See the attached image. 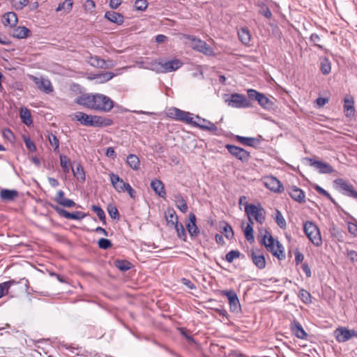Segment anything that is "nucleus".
<instances>
[{"label":"nucleus","instance_id":"34","mask_svg":"<svg viewBox=\"0 0 357 357\" xmlns=\"http://www.w3.org/2000/svg\"><path fill=\"white\" fill-rule=\"evenodd\" d=\"M92 115L86 114L82 112H77L74 114V119L79 121L84 126H89Z\"/></svg>","mask_w":357,"mask_h":357},{"label":"nucleus","instance_id":"33","mask_svg":"<svg viewBox=\"0 0 357 357\" xmlns=\"http://www.w3.org/2000/svg\"><path fill=\"white\" fill-rule=\"evenodd\" d=\"M31 31L25 26H17L13 30L12 36L14 38L22 39L29 36Z\"/></svg>","mask_w":357,"mask_h":357},{"label":"nucleus","instance_id":"60","mask_svg":"<svg viewBox=\"0 0 357 357\" xmlns=\"http://www.w3.org/2000/svg\"><path fill=\"white\" fill-rule=\"evenodd\" d=\"M259 13L264 15L265 17L270 19L272 17V13L269 8L265 4L261 6Z\"/></svg>","mask_w":357,"mask_h":357},{"label":"nucleus","instance_id":"15","mask_svg":"<svg viewBox=\"0 0 357 357\" xmlns=\"http://www.w3.org/2000/svg\"><path fill=\"white\" fill-rule=\"evenodd\" d=\"M310 165L317 169L320 174H331L333 172V167L328 163L316 160L312 158H307Z\"/></svg>","mask_w":357,"mask_h":357},{"label":"nucleus","instance_id":"18","mask_svg":"<svg viewBox=\"0 0 357 357\" xmlns=\"http://www.w3.org/2000/svg\"><path fill=\"white\" fill-rule=\"evenodd\" d=\"M109 177L113 187L118 192L121 193L126 191V188L129 184L128 183L124 182L119 175L114 173H111Z\"/></svg>","mask_w":357,"mask_h":357},{"label":"nucleus","instance_id":"8","mask_svg":"<svg viewBox=\"0 0 357 357\" xmlns=\"http://www.w3.org/2000/svg\"><path fill=\"white\" fill-rule=\"evenodd\" d=\"M245 212L248 215L252 216L259 224H262L265 220V210L260 206H256L252 204H246Z\"/></svg>","mask_w":357,"mask_h":357},{"label":"nucleus","instance_id":"32","mask_svg":"<svg viewBox=\"0 0 357 357\" xmlns=\"http://www.w3.org/2000/svg\"><path fill=\"white\" fill-rule=\"evenodd\" d=\"M88 63L96 68H107L106 61L98 56H91L87 59Z\"/></svg>","mask_w":357,"mask_h":357},{"label":"nucleus","instance_id":"17","mask_svg":"<svg viewBox=\"0 0 357 357\" xmlns=\"http://www.w3.org/2000/svg\"><path fill=\"white\" fill-rule=\"evenodd\" d=\"M196 119L197 120L194 121V123L192 124L195 127L199 128L204 130H209L211 132H215L218 130L216 126L208 120L202 119L199 116H196Z\"/></svg>","mask_w":357,"mask_h":357},{"label":"nucleus","instance_id":"20","mask_svg":"<svg viewBox=\"0 0 357 357\" xmlns=\"http://www.w3.org/2000/svg\"><path fill=\"white\" fill-rule=\"evenodd\" d=\"M64 195V192L62 190H59L57 192L56 195L54 198V202H56L58 204L62 206L63 207H75L76 206V203L73 199L66 198Z\"/></svg>","mask_w":357,"mask_h":357},{"label":"nucleus","instance_id":"52","mask_svg":"<svg viewBox=\"0 0 357 357\" xmlns=\"http://www.w3.org/2000/svg\"><path fill=\"white\" fill-rule=\"evenodd\" d=\"M48 139H49L50 144L54 147V151L55 152L59 151V139L57 138V137L55 135L50 133L48 135Z\"/></svg>","mask_w":357,"mask_h":357},{"label":"nucleus","instance_id":"22","mask_svg":"<svg viewBox=\"0 0 357 357\" xmlns=\"http://www.w3.org/2000/svg\"><path fill=\"white\" fill-rule=\"evenodd\" d=\"M289 195L294 200L300 204L305 202V192L296 186H292L289 188Z\"/></svg>","mask_w":357,"mask_h":357},{"label":"nucleus","instance_id":"61","mask_svg":"<svg viewBox=\"0 0 357 357\" xmlns=\"http://www.w3.org/2000/svg\"><path fill=\"white\" fill-rule=\"evenodd\" d=\"M247 93H248V98L250 99L257 100V102L261 95V93H259L255 89H248Z\"/></svg>","mask_w":357,"mask_h":357},{"label":"nucleus","instance_id":"45","mask_svg":"<svg viewBox=\"0 0 357 357\" xmlns=\"http://www.w3.org/2000/svg\"><path fill=\"white\" fill-rule=\"evenodd\" d=\"M258 103L264 109H271L273 105V102L264 93H261V97L259 98Z\"/></svg>","mask_w":357,"mask_h":357},{"label":"nucleus","instance_id":"19","mask_svg":"<svg viewBox=\"0 0 357 357\" xmlns=\"http://www.w3.org/2000/svg\"><path fill=\"white\" fill-rule=\"evenodd\" d=\"M17 284H22L24 287V290H27L29 287V280L26 278H22L19 281H15V280H10L4 282H2L0 284L1 288H2V292L4 295L5 294H8L9 291V289L13 285H15Z\"/></svg>","mask_w":357,"mask_h":357},{"label":"nucleus","instance_id":"53","mask_svg":"<svg viewBox=\"0 0 357 357\" xmlns=\"http://www.w3.org/2000/svg\"><path fill=\"white\" fill-rule=\"evenodd\" d=\"M107 211H108V213L112 219H114V220L119 219V216H120L119 213L115 206H113L112 204L109 205L107 206Z\"/></svg>","mask_w":357,"mask_h":357},{"label":"nucleus","instance_id":"26","mask_svg":"<svg viewBox=\"0 0 357 357\" xmlns=\"http://www.w3.org/2000/svg\"><path fill=\"white\" fill-rule=\"evenodd\" d=\"M250 256L253 264L259 268L264 269L266 267V259L263 255L256 252L254 250H251Z\"/></svg>","mask_w":357,"mask_h":357},{"label":"nucleus","instance_id":"11","mask_svg":"<svg viewBox=\"0 0 357 357\" xmlns=\"http://www.w3.org/2000/svg\"><path fill=\"white\" fill-rule=\"evenodd\" d=\"M334 336L338 342H345L352 337L357 338V331L355 330H349L345 327L340 326L337 328L334 331Z\"/></svg>","mask_w":357,"mask_h":357},{"label":"nucleus","instance_id":"13","mask_svg":"<svg viewBox=\"0 0 357 357\" xmlns=\"http://www.w3.org/2000/svg\"><path fill=\"white\" fill-rule=\"evenodd\" d=\"M225 296L229 301V310L234 314L241 312V306L236 293L232 290L225 291Z\"/></svg>","mask_w":357,"mask_h":357},{"label":"nucleus","instance_id":"28","mask_svg":"<svg viewBox=\"0 0 357 357\" xmlns=\"http://www.w3.org/2000/svg\"><path fill=\"white\" fill-rule=\"evenodd\" d=\"M35 83L37 85V87L40 91L45 92V93H50L53 91V87L50 80L45 79H38L35 78Z\"/></svg>","mask_w":357,"mask_h":357},{"label":"nucleus","instance_id":"50","mask_svg":"<svg viewBox=\"0 0 357 357\" xmlns=\"http://www.w3.org/2000/svg\"><path fill=\"white\" fill-rule=\"evenodd\" d=\"M310 41L313 44L314 46L317 47L319 50H324V46L321 44V38L317 33H312L310 36Z\"/></svg>","mask_w":357,"mask_h":357},{"label":"nucleus","instance_id":"21","mask_svg":"<svg viewBox=\"0 0 357 357\" xmlns=\"http://www.w3.org/2000/svg\"><path fill=\"white\" fill-rule=\"evenodd\" d=\"M290 328L293 334L299 339L306 340L307 333L305 331L301 324L296 320L291 323Z\"/></svg>","mask_w":357,"mask_h":357},{"label":"nucleus","instance_id":"7","mask_svg":"<svg viewBox=\"0 0 357 357\" xmlns=\"http://www.w3.org/2000/svg\"><path fill=\"white\" fill-rule=\"evenodd\" d=\"M191 115L192 114L190 113L189 112H185L176 107H172L169 109L167 112V116L169 118L190 125H192V123H194L193 118L191 116Z\"/></svg>","mask_w":357,"mask_h":357},{"label":"nucleus","instance_id":"3","mask_svg":"<svg viewBox=\"0 0 357 357\" xmlns=\"http://www.w3.org/2000/svg\"><path fill=\"white\" fill-rule=\"evenodd\" d=\"M262 243L266 250L278 259H282L285 257L282 250V245L278 241H275V239L268 231H266V234L262 238Z\"/></svg>","mask_w":357,"mask_h":357},{"label":"nucleus","instance_id":"43","mask_svg":"<svg viewBox=\"0 0 357 357\" xmlns=\"http://www.w3.org/2000/svg\"><path fill=\"white\" fill-rule=\"evenodd\" d=\"M127 163L134 170L139 168L140 162L138 157L134 154H130L127 157Z\"/></svg>","mask_w":357,"mask_h":357},{"label":"nucleus","instance_id":"10","mask_svg":"<svg viewBox=\"0 0 357 357\" xmlns=\"http://www.w3.org/2000/svg\"><path fill=\"white\" fill-rule=\"evenodd\" d=\"M225 146L232 156L243 163L248 162L251 157L249 151L239 146L231 144H226Z\"/></svg>","mask_w":357,"mask_h":357},{"label":"nucleus","instance_id":"46","mask_svg":"<svg viewBox=\"0 0 357 357\" xmlns=\"http://www.w3.org/2000/svg\"><path fill=\"white\" fill-rule=\"evenodd\" d=\"M331 70V63L328 58L324 57L321 59V71L324 75H328Z\"/></svg>","mask_w":357,"mask_h":357},{"label":"nucleus","instance_id":"29","mask_svg":"<svg viewBox=\"0 0 357 357\" xmlns=\"http://www.w3.org/2000/svg\"><path fill=\"white\" fill-rule=\"evenodd\" d=\"M3 24L4 26L15 27L18 22L17 14L14 12H8L3 16Z\"/></svg>","mask_w":357,"mask_h":357},{"label":"nucleus","instance_id":"12","mask_svg":"<svg viewBox=\"0 0 357 357\" xmlns=\"http://www.w3.org/2000/svg\"><path fill=\"white\" fill-rule=\"evenodd\" d=\"M334 183L343 195L357 199V191L355 190L354 186L347 181L342 178H337L334 181Z\"/></svg>","mask_w":357,"mask_h":357},{"label":"nucleus","instance_id":"39","mask_svg":"<svg viewBox=\"0 0 357 357\" xmlns=\"http://www.w3.org/2000/svg\"><path fill=\"white\" fill-rule=\"evenodd\" d=\"M73 0H65L60 3L57 6L56 11H63L64 13H68L71 11L73 8Z\"/></svg>","mask_w":357,"mask_h":357},{"label":"nucleus","instance_id":"31","mask_svg":"<svg viewBox=\"0 0 357 357\" xmlns=\"http://www.w3.org/2000/svg\"><path fill=\"white\" fill-rule=\"evenodd\" d=\"M18 196V192L15 190L3 189L0 192V198L3 201H13Z\"/></svg>","mask_w":357,"mask_h":357},{"label":"nucleus","instance_id":"48","mask_svg":"<svg viewBox=\"0 0 357 357\" xmlns=\"http://www.w3.org/2000/svg\"><path fill=\"white\" fill-rule=\"evenodd\" d=\"M298 296L305 304H310L312 303L311 294L304 289H301L299 291Z\"/></svg>","mask_w":357,"mask_h":357},{"label":"nucleus","instance_id":"38","mask_svg":"<svg viewBox=\"0 0 357 357\" xmlns=\"http://www.w3.org/2000/svg\"><path fill=\"white\" fill-rule=\"evenodd\" d=\"M115 76V74L112 72H105L100 74H96L94 79H97V82L100 84L105 83L112 79Z\"/></svg>","mask_w":357,"mask_h":357},{"label":"nucleus","instance_id":"59","mask_svg":"<svg viewBox=\"0 0 357 357\" xmlns=\"http://www.w3.org/2000/svg\"><path fill=\"white\" fill-rule=\"evenodd\" d=\"M148 6V2L146 0H136L135 2V7L136 10L144 11Z\"/></svg>","mask_w":357,"mask_h":357},{"label":"nucleus","instance_id":"35","mask_svg":"<svg viewBox=\"0 0 357 357\" xmlns=\"http://www.w3.org/2000/svg\"><path fill=\"white\" fill-rule=\"evenodd\" d=\"M165 218L168 225L174 226V222H178V217L173 208H168L165 211Z\"/></svg>","mask_w":357,"mask_h":357},{"label":"nucleus","instance_id":"58","mask_svg":"<svg viewBox=\"0 0 357 357\" xmlns=\"http://www.w3.org/2000/svg\"><path fill=\"white\" fill-rule=\"evenodd\" d=\"M23 139L27 149H29L31 152H34L36 151V146L29 137L23 136Z\"/></svg>","mask_w":357,"mask_h":357},{"label":"nucleus","instance_id":"14","mask_svg":"<svg viewBox=\"0 0 357 357\" xmlns=\"http://www.w3.org/2000/svg\"><path fill=\"white\" fill-rule=\"evenodd\" d=\"M265 186L275 192H280L283 191V186L281 182L275 176H270L264 178Z\"/></svg>","mask_w":357,"mask_h":357},{"label":"nucleus","instance_id":"54","mask_svg":"<svg viewBox=\"0 0 357 357\" xmlns=\"http://www.w3.org/2000/svg\"><path fill=\"white\" fill-rule=\"evenodd\" d=\"M241 255V254L238 250H233L226 255L225 259L228 262H232L234 259L239 258Z\"/></svg>","mask_w":357,"mask_h":357},{"label":"nucleus","instance_id":"47","mask_svg":"<svg viewBox=\"0 0 357 357\" xmlns=\"http://www.w3.org/2000/svg\"><path fill=\"white\" fill-rule=\"evenodd\" d=\"M174 227L176 230L178 237L185 241L186 240L187 235L183 225L178 222H175Z\"/></svg>","mask_w":357,"mask_h":357},{"label":"nucleus","instance_id":"27","mask_svg":"<svg viewBox=\"0 0 357 357\" xmlns=\"http://www.w3.org/2000/svg\"><path fill=\"white\" fill-rule=\"evenodd\" d=\"M189 220L186 225L188 231L191 236H197L199 234V230L196 225V216L194 213L189 214Z\"/></svg>","mask_w":357,"mask_h":357},{"label":"nucleus","instance_id":"4","mask_svg":"<svg viewBox=\"0 0 357 357\" xmlns=\"http://www.w3.org/2000/svg\"><path fill=\"white\" fill-rule=\"evenodd\" d=\"M303 230L309 240L315 245L322 244L321 236L318 227L311 221H307L303 225Z\"/></svg>","mask_w":357,"mask_h":357},{"label":"nucleus","instance_id":"55","mask_svg":"<svg viewBox=\"0 0 357 357\" xmlns=\"http://www.w3.org/2000/svg\"><path fill=\"white\" fill-rule=\"evenodd\" d=\"M29 3V0H12V5L17 10L23 9Z\"/></svg>","mask_w":357,"mask_h":357},{"label":"nucleus","instance_id":"41","mask_svg":"<svg viewBox=\"0 0 357 357\" xmlns=\"http://www.w3.org/2000/svg\"><path fill=\"white\" fill-rule=\"evenodd\" d=\"M115 267L121 271H127L132 268L131 263L128 260L116 259L114 262Z\"/></svg>","mask_w":357,"mask_h":357},{"label":"nucleus","instance_id":"51","mask_svg":"<svg viewBox=\"0 0 357 357\" xmlns=\"http://www.w3.org/2000/svg\"><path fill=\"white\" fill-rule=\"evenodd\" d=\"M275 220L277 225L281 229H285L286 228V227H287L286 220L284 218L282 213L279 210H276Z\"/></svg>","mask_w":357,"mask_h":357},{"label":"nucleus","instance_id":"40","mask_svg":"<svg viewBox=\"0 0 357 357\" xmlns=\"http://www.w3.org/2000/svg\"><path fill=\"white\" fill-rule=\"evenodd\" d=\"M74 176L82 182L86 179L85 172L81 164L78 163L75 169H72Z\"/></svg>","mask_w":357,"mask_h":357},{"label":"nucleus","instance_id":"36","mask_svg":"<svg viewBox=\"0 0 357 357\" xmlns=\"http://www.w3.org/2000/svg\"><path fill=\"white\" fill-rule=\"evenodd\" d=\"M174 201L176 202V207L182 212L185 213L188 211V205L181 194L174 195Z\"/></svg>","mask_w":357,"mask_h":357},{"label":"nucleus","instance_id":"64","mask_svg":"<svg viewBox=\"0 0 357 357\" xmlns=\"http://www.w3.org/2000/svg\"><path fill=\"white\" fill-rule=\"evenodd\" d=\"M314 188L317 192L322 195L327 199H331V195L326 190H325L324 188L320 187L319 185H314Z\"/></svg>","mask_w":357,"mask_h":357},{"label":"nucleus","instance_id":"44","mask_svg":"<svg viewBox=\"0 0 357 357\" xmlns=\"http://www.w3.org/2000/svg\"><path fill=\"white\" fill-rule=\"evenodd\" d=\"M253 221L251 218H249V223L246 226L244 230L245 237L247 241L250 242L254 241V236H253V228H252Z\"/></svg>","mask_w":357,"mask_h":357},{"label":"nucleus","instance_id":"56","mask_svg":"<svg viewBox=\"0 0 357 357\" xmlns=\"http://www.w3.org/2000/svg\"><path fill=\"white\" fill-rule=\"evenodd\" d=\"M98 247L102 250H107L112 246V243L110 240L107 238H100L98 241Z\"/></svg>","mask_w":357,"mask_h":357},{"label":"nucleus","instance_id":"24","mask_svg":"<svg viewBox=\"0 0 357 357\" xmlns=\"http://www.w3.org/2000/svg\"><path fill=\"white\" fill-rule=\"evenodd\" d=\"M151 188L156 195L162 198L166 196V191L163 183L159 179H153L151 182Z\"/></svg>","mask_w":357,"mask_h":357},{"label":"nucleus","instance_id":"1","mask_svg":"<svg viewBox=\"0 0 357 357\" xmlns=\"http://www.w3.org/2000/svg\"><path fill=\"white\" fill-rule=\"evenodd\" d=\"M75 102L86 108L108 112L114 107V101L102 93H84L76 98Z\"/></svg>","mask_w":357,"mask_h":357},{"label":"nucleus","instance_id":"30","mask_svg":"<svg viewBox=\"0 0 357 357\" xmlns=\"http://www.w3.org/2000/svg\"><path fill=\"white\" fill-rule=\"evenodd\" d=\"M344 112L345 113L346 116L352 117L354 116L355 109H354V101L353 98H345L344 99Z\"/></svg>","mask_w":357,"mask_h":357},{"label":"nucleus","instance_id":"9","mask_svg":"<svg viewBox=\"0 0 357 357\" xmlns=\"http://www.w3.org/2000/svg\"><path fill=\"white\" fill-rule=\"evenodd\" d=\"M50 206L52 208H53L57 214L61 217L68 220H80L86 216V214L83 213L82 211H77L73 213H70L64 208L59 206L58 205H55L53 204H50Z\"/></svg>","mask_w":357,"mask_h":357},{"label":"nucleus","instance_id":"49","mask_svg":"<svg viewBox=\"0 0 357 357\" xmlns=\"http://www.w3.org/2000/svg\"><path fill=\"white\" fill-rule=\"evenodd\" d=\"M91 210L94 211L98 215V218L101 222H102L103 225L106 224V216L104 211L99 206L93 205L91 206Z\"/></svg>","mask_w":357,"mask_h":357},{"label":"nucleus","instance_id":"63","mask_svg":"<svg viewBox=\"0 0 357 357\" xmlns=\"http://www.w3.org/2000/svg\"><path fill=\"white\" fill-rule=\"evenodd\" d=\"M2 134H3V137L7 139L9 141H12L13 139H15V136H14L13 132L8 128L3 129Z\"/></svg>","mask_w":357,"mask_h":357},{"label":"nucleus","instance_id":"25","mask_svg":"<svg viewBox=\"0 0 357 357\" xmlns=\"http://www.w3.org/2000/svg\"><path fill=\"white\" fill-rule=\"evenodd\" d=\"M105 17L107 20L117 25H121L124 22V16L117 12L107 11L105 13Z\"/></svg>","mask_w":357,"mask_h":357},{"label":"nucleus","instance_id":"62","mask_svg":"<svg viewBox=\"0 0 357 357\" xmlns=\"http://www.w3.org/2000/svg\"><path fill=\"white\" fill-rule=\"evenodd\" d=\"M233 236L234 232L231 227L229 224L225 222V237H226L227 238H232Z\"/></svg>","mask_w":357,"mask_h":357},{"label":"nucleus","instance_id":"5","mask_svg":"<svg viewBox=\"0 0 357 357\" xmlns=\"http://www.w3.org/2000/svg\"><path fill=\"white\" fill-rule=\"evenodd\" d=\"M229 106L235 108H248L252 106L250 101L244 96L239 93H234L225 100Z\"/></svg>","mask_w":357,"mask_h":357},{"label":"nucleus","instance_id":"2","mask_svg":"<svg viewBox=\"0 0 357 357\" xmlns=\"http://www.w3.org/2000/svg\"><path fill=\"white\" fill-rule=\"evenodd\" d=\"M183 63L178 59H174L170 61H153L151 63V68L158 73H169L175 71L181 68Z\"/></svg>","mask_w":357,"mask_h":357},{"label":"nucleus","instance_id":"16","mask_svg":"<svg viewBox=\"0 0 357 357\" xmlns=\"http://www.w3.org/2000/svg\"><path fill=\"white\" fill-rule=\"evenodd\" d=\"M113 121L111 119L92 115L91 119L90 120V123L89 126L96 127V128H102L109 126L112 125Z\"/></svg>","mask_w":357,"mask_h":357},{"label":"nucleus","instance_id":"42","mask_svg":"<svg viewBox=\"0 0 357 357\" xmlns=\"http://www.w3.org/2000/svg\"><path fill=\"white\" fill-rule=\"evenodd\" d=\"M20 117L22 119V121L29 126L33 123V120L31 118L30 111L26 108H22L20 111Z\"/></svg>","mask_w":357,"mask_h":357},{"label":"nucleus","instance_id":"23","mask_svg":"<svg viewBox=\"0 0 357 357\" xmlns=\"http://www.w3.org/2000/svg\"><path fill=\"white\" fill-rule=\"evenodd\" d=\"M235 139L242 145L256 147L260 144V139L256 137L235 135Z\"/></svg>","mask_w":357,"mask_h":357},{"label":"nucleus","instance_id":"37","mask_svg":"<svg viewBox=\"0 0 357 357\" xmlns=\"http://www.w3.org/2000/svg\"><path fill=\"white\" fill-rule=\"evenodd\" d=\"M239 40L244 45H248L250 42L251 35L247 28H242L238 32Z\"/></svg>","mask_w":357,"mask_h":357},{"label":"nucleus","instance_id":"57","mask_svg":"<svg viewBox=\"0 0 357 357\" xmlns=\"http://www.w3.org/2000/svg\"><path fill=\"white\" fill-rule=\"evenodd\" d=\"M59 158H60V163H61V166L62 169H63V171L65 172H69V165H68L70 162L68 158L64 155H61Z\"/></svg>","mask_w":357,"mask_h":357},{"label":"nucleus","instance_id":"6","mask_svg":"<svg viewBox=\"0 0 357 357\" xmlns=\"http://www.w3.org/2000/svg\"><path fill=\"white\" fill-rule=\"evenodd\" d=\"M186 38L190 42V46L194 50L207 56H211L213 54L212 48L201 39L192 35H188Z\"/></svg>","mask_w":357,"mask_h":357}]
</instances>
